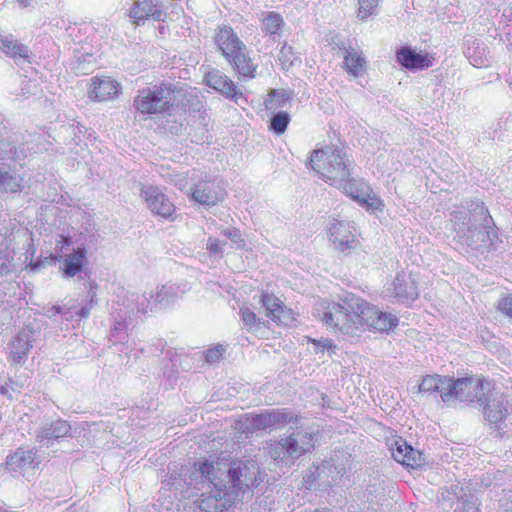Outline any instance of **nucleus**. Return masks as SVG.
Here are the masks:
<instances>
[{
	"mask_svg": "<svg viewBox=\"0 0 512 512\" xmlns=\"http://www.w3.org/2000/svg\"><path fill=\"white\" fill-rule=\"evenodd\" d=\"M134 296V292H128L122 300V307L125 317H133L138 313V310H136V303L135 301H132V297Z\"/></svg>",
	"mask_w": 512,
	"mask_h": 512,
	"instance_id": "79ce46f5",
	"label": "nucleus"
},
{
	"mask_svg": "<svg viewBox=\"0 0 512 512\" xmlns=\"http://www.w3.org/2000/svg\"><path fill=\"white\" fill-rule=\"evenodd\" d=\"M87 263V250L84 247L73 248L72 252L65 255L60 266V271L65 278H73L82 272Z\"/></svg>",
	"mask_w": 512,
	"mask_h": 512,
	"instance_id": "a878e982",
	"label": "nucleus"
},
{
	"mask_svg": "<svg viewBox=\"0 0 512 512\" xmlns=\"http://www.w3.org/2000/svg\"><path fill=\"white\" fill-rule=\"evenodd\" d=\"M226 242H221L216 238L209 237L207 239L206 247L207 249L214 254L222 253L223 245H225Z\"/></svg>",
	"mask_w": 512,
	"mask_h": 512,
	"instance_id": "3c124183",
	"label": "nucleus"
},
{
	"mask_svg": "<svg viewBox=\"0 0 512 512\" xmlns=\"http://www.w3.org/2000/svg\"><path fill=\"white\" fill-rule=\"evenodd\" d=\"M77 314L81 317V318H86L89 316L90 314V309L88 307H82L79 311H77Z\"/></svg>",
	"mask_w": 512,
	"mask_h": 512,
	"instance_id": "5fc2aeb1",
	"label": "nucleus"
},
{
	"mask_svg": "<svg viewBox=\"0 0 512 512\" xmlns=\"http://www.w3.org/2000/svg\"><path fill=\"white\" fill-rule=\"evenodd\" d=\"M298 416L288 409H269L261 413L246 414L241 421V428L245 433L267 430L272 427H283L290 423H296Z\"/></svg>",
	"mask_w": 512,
	"mask_h": 512,
	"instance_id": "6e6552de",
	"label": "nucleus"
},
{
	"mask_svg": "<svg viewBox=\"0 0 512 512\" xmlns=\"http://www.w3.org/2000/svg\"><path fill=\"white\" fill-rule=\"evenodd\" d=\"M71 426L64 420H56L46 423L37 432V440L40 447L50 448L61 438L70 436Z\"/></svg>",
	"mask_w": 512,
	"mask_h": 512,
	"instance_id": "f3484780",
	"label": "nucleus"
},
{
	"mask_svg": "<svg viewBox=\"0 0 512 512\" xmlns=\"http://www.w3.org/2000/svg\"><path fill=\"white\" fill-rule=\"evenodd\" d=\"M120 311L123 313V315H120V318L124 317V319H126L127 317H125V315H124L123 308H121Z\"/></svg>",
	"mask_w": 512,
	"mask_h": 512,
	"instance_id": "680f3d73",
	"label": "nucleus"
},
{
	"mask_svg": "<svg viewBox=\"0 0 512 512\" xmlns=\"http://www.w3.org/2000/svg\"><path fill=\"white\" fill-rule=\"evenodd\" d=\"M30 266H31V269L35 271L40 268L41 264L37 262V263H32Z\"/></svg>",
	"mask_w": 512,
	"mask_h": 512,
	"instance_id": "052dcab7",
	"label": "nucleus"
},
{
	"mask_svg": "<svg viewBox=\"0 0 512 512\" xmlns=\"http://www.w3.org/2000/svg\"><path fill=\"white\" fill-rule=\"evenodd\" d=\"M224 236L234 242L238 248H242L245 245V241L242 238L241 232L238 229H226L223 231Z\"/></svg>",
	"mask_w": 512,
	"mask_h": 512,
	"instance_id": "09e8293b",
	"label": "nucleus"
},
{
	"mask_svg": "<svg viewBox=\"0 0 512 512\" xmlns=\"http://www.w3.org/2000/svg\"><path fill=\"white\" fill-rule=\"evenodd\" d=\"M122 330H126V322H117L114 327V332L120 333Z\"/></svg>",
	"mask_w": 512,
	"mask_h": 512,
	"instance_id": "6e6d98bb",
	"label": "nucleus"
},
{
	"mask_svg": "<svg viewBox=\"0 0 512 512\" xmlns=\"http://www.w3.org/2000/svg\"><path fill=\"white\" fill-rule=\"evenodd\" d=\"M397 61L406 69L422 70L432 65L433 58L426 52H416L411 47H402L397 51Z\"/></svg>",
	"mask_w": 512,
	"mask_h": 512,
	"instance_id": "412c9836",
	"label": "nucleus"
},
{
	"mask_svg": "<svg viewBox=\"0 0 512 512\" xmlns=\"http://www.w3.org/2000/svg\"><path fill=\"white\" fill-rule=\"evenodd\" d=\"M499 310L505 315L512 317V295L503 298L499 302Z\"/></svg>",
	"mask_w": 512,
	"mask_h": 512,
	"instance_id": "864d4df0",
	"label": "nucleus"
},
{
	"mask_svg": "<svg viewBox=\"0 0 512 512\" xmlns=\"http://www.w3.org/2000/svg\"><path fill=\"white\" fill-rule=\"evenodd\" d=\"M129 16L133 20V23L139 24L141 21L150 18L154 21H164L167 17V12L161 2L154 0H138L131 7Z\"/></svg>",
	"mask_w": 512,
	"mask_h": 512,
	"instance_id": "4468645a",
	"label": "nucleus"
},
{
	"mask_svg": "<svg viewBox=\"0 0 512 512\" xmlns=\"http://www.w3.org/2000/svg\"><path fill=\"white\" fill-rule=\"evenodd\" d=\"M239 313L243 323L249 328L254 326L257 322H260V319L257 318L256 314L247 307H242Z\"/></svg>",
	"mask_w": 512,
	"mask_h": 512,
	"instance_id": "de8ad7c7",
	"label": "nucleus"
},
{
	"mask_svg": "<svg viewBox=\"0 0 512 512\" xmlns=\"http://www.w3.org/2000/svg\"><path fill=\"white\" fill-rule=\"evenodd\" d=\"M233 67L234 71L245 78H254L257 66L249 56L247 47L238 50L232 56L226 59Z\"/></svg>",
	"mask_w": 512,
	"mask_h": 512,
	"instance_id": "c85d7f7f",
	"label": "nucleus"
},
{
	"mask_svg": "<svg viewBox=\"0 0 512 512\" xmlns=\"http://www.w3.org/2000/svg\"><path fill=\"white\" fill-rule=\"evenodd\" d=\"M260 303L266 310V316L271 318L275 316V313L282 311V302L273 294L263 293L261 295Z\"/></svg>",
	"mask_w": 512,
	"mask_h": 512,
	"instance_id": "e433bc0d",
	"label": "nucleus"
},
{
	"mask_svg": "<svg viewBox=\"0 0 512 512\" xmlns=\"http://www.w3.org/2000/svg\"><path fill=\"white\" fill-rule=\"evenodd\" d=\"M24 187V177L8 165L0 163V194L20 193Z\"/></svg>",
	"mask_w": 512,
	"mask_h": 512,
	"instance_id": "bb28decb",
	"label": "nucleus"
},
{
	"mask_svg": "<svg viewBox=\"0 0 512 512\" xmlns=\"http://www.w3.org/2000/svg\"><path fill=\"white\" fill-rule=\"evenodd\" d=\"M260 469L253 460L225 462L220 459H204L194 463L195 480L207 478L208 482H223L222 488L228 497L242 501L245 494L257 487Z\"/></svg>",
	"mask_w": 512,
	"mask_h": 512,
	"instance_id": "f03ea898",
	"label": "nucleus"
},
{
	"mask_svg": "<svg viewBox=\"0 0 512 512\" xmlns=\"http://www.w3.org/2000/svg\"><path fill=\"white\" fill-rule=\"evenodd\" d=\"M291 424L295 429L290 434L281 436L267 446L270 457L286 467H291L300 457L310 453L317 436L312 429L299 427L298 422Z\"/></svg>",
	"mask_w": 512,
	"mask_h": 512,
	"instance_id": "20e7f679",
	"label": "nucleus"
},
{
	"mask_svg": "<svg viewBox=\"0 0 512 512\" xmlns=\"http://www.w3.org/2000/svg\"><path fill=\"white\" fill-rule=\"evenodd\" d=\"M391 290L393 295L401 301H413L419 295L417 282L411 274H397Z\"/></svg>",
	"mask_w": 512,
	"mask_h": 512,
	"instance_id": "b1692460",
	"label": "nucleus"
},
{
	"mask_svg": "<svg viewBox=\"0 0 512 512\" xmlns=\"http://www.w3.org/2000/svg\"><path fill=\"white\" fill-rule=\"evenodd\" d=\"M34 342V332L31 329L21 330L10 344V357L15 364H22Z\"/></svg>",
	"mask_w": 512,
	"mask_h": 512,
	"instance_id": "393cba45",
	"label": "nucleus"
},
{
	"mask_svg": "<svg viewBox=\"0 0 512 512\" xmlns=\"http://www.w3.org/2000/svg\"><path fill=\"white\" fill-rule=\"evenodd\" d=\"M140 191L141 198L154 215L169 218L173 214L175 209L173 203L158 187L142 185Z\"/></svg>",
	"mask_w": 512,
	"mask_h": 512,
	"instance_id": "ddd939ff",
	"label": "nucleus"
},
{
	"mask_svg": "<svg viewBox=\"0 0 512 512\" xmlns=\"http://www.w3.org/2000/svg\"><path fill=\"white\" fill-rule=\"evenodd\" d=\"M450 216L454 235L458 232V222H462L464 227L487 226V223H492V217L487 207L478 199L466 200L460 205L454 206Z\"/></svg>",
	"mask_w": 512,
	"mask_h": 512,
	"instance_id": "1a4fd4ad",
	"label": "nucleus"
},
{
	"mask_svg": "<svg viewBox=\"0 0 512 512\" xmlns=\"http://www.w3.org/2000/svg\"><path fill=\"white\" fill-rule=\"evenodd\" d=\"M214 41L221 54L227 59L240 49L245 48V44L238 37L232 27L223 25L215 33Z\"/></svg>",
	"mask_w": 512,
	"mask_h": 512,
	"instance_id": "a211bd4d",
	"label": "nucleus"
},
{
	"mask_svg": "<svg viewBox=\"0 0 512 512\" xmlns=\"http://www.w3.org/2000/svg\"><path fill=\"white\" fill-rule=\"evenodd\" d=\"M309 342H312L316 347V353L327 351L329 354L335 353L336 346L333 344L332 340L327 338L321 339H308Z\"/></svg>",
	"mask_w": 512,
	"mask_h": 512,
	"instance_id": "c03bdc74",
	"label": "nucleus"
},
{
	"mask_svg": "<svg viewBox=\"0 0 512 512\" xmlns=\"http://www.w3.org/2000/svg\"><path fill=\"white\" fill-rule=\"evenodd\" d=\"M27 154L22 146H17L16 143L9 138L0 140V160H10L20 163L26 158Z\"/></svg>",
	"mask_w": 512,
	"mask_h": 512,
	"instance_id": "2f4dec72",
	"label": "nucleus"
},
{
	"mask_svg": "<svg viewBox=\"0 0 512 512\" xmlns=\"http://www.w3.org/2000/svg\"><path fill=\"white\" fill-rule=\"evenodd\" d=\"M186 483L189 487L201 491L199 509L201 512H223L229 509L236 501L226 495L222 488L223 482H208L207 478L197 479L194 477V468L190 471Z\"/></svg>",
	"mask_w": 512,
	"mask_h": 512,
	"instance_id": "39448f33",
	"label": "nucleus"
},
{
	"mask_svg": "<svg viewBox=\"0 0 512 512\" xmlns=\"http://www.w3.org/2000/svg\"><path fill=\"white\" fill-rule=\"evenodd\" d=\"M49 317L56 321V316L60 315L66 321H69L73 318V313L69 308H65L62 306H53L48 311Z\"/></svg>",
	"mask_w": 512,
	"mask_h": 512,
	"instance_id": "49530a36",
	"label": "nucleus"
},
{
	"mask_svg": "<svg viewBox=\"0 0 512 512\" xmlns=\"http://www.w3.org/2000/svg\"><path fill=\"white\" fill-rule=\"evenodd\" d=\"M204 80L208 87L216 90L226 98L237 101L242 96V92L237 88L236 84L218 69H211L206 72Z\"/></svg>",
	"mask_w": 512,
	"mask_h": 512,
	"instance_id": "dca6fc26",
	"label": "nucleus"
},
{
	"mask_svg": "<svg viewBox=\"0 0 512 512\" xmlns=\"http://www.w3.org/2000/svg\"><path fill=\"white\" fill-rule=\"evenodd\" d=\"M0 49L12 58H19L26 61L29 57V50L26 46L18 44L16 41L3 38L0 40Z\"/></svg>",
	"mask_w": 512,
	"mask_h": 512,
	"instance_id": "f704fd0d",
	"label": "nucleus"
},
{
	"mask_svg": "<svg viewBox=\"0 0 512 512\" xmlns=\"http://www.w3.org/2000/svg\"><path fill=\"white\" fill-rule=\"evenodd\" d=\"M354 230L355 228L350 222L331 219L327 224L330 242L337 251L342 253L349 252L356 247L357 239Z\"/></svg>",
	"mask_w": 512,
	"mask_h": 512,
	"instance_id": "f8f14e48",
	"label": "nucleus"
},
{
	"mask_svg": "<svg viewBox=\"0 0 512 512\" xmlns=\"http://www.w3.org/2000/svg\"><path fill=\"white\" fill-rule=\"evenodd\" d=\"M173 89L170 84L154 85L137 91L133 99L134 108L141 114H160L173 106Z\"/></svg>",
	"mask_w": 512,
	"mask_h": 512,
	"instance_id": "0eeeda50",
	"label": "nucleus"
},
{
	"mask_svg": "<svg viewBox=\"0 0 512 512\" xmlns=\"http://www.w3.org/2000/svg\"><path fill=\"white\" fill-rule=\"evenodd\" d=\"M450 216L454 235L458 232V222H462L464 227L487 226V223H492V217L487 207L478 199L466 200L460 205L454 206Z\"/></svg>",
	"mask_w": 512,
	"mask_h": 512,
	"instance_id": "9d476101",
	"label": "nucleus"
},
{
	"mask_svg": "<svg viewBox=\"0 0 512 512\" xmlns=\"http://www.w3.org/2000/svg\"><path fill=\"white\" fill-rule=\"evenodd\" d=\"M283 24L282 17L275 12H268L262 20V30L271 35H275Z\"/></svg>",
	"mask_w": 512,
	"mask_h": 512,
	"instance_id": "4c0bfd02",
	"label": "nucleus"
},
{
	"mask_svg": "<svg viewBox=\"0 0 512 512\" xmlns=\"http://www.w3.org/2000/svg\"><path fill=\"white\" fill-rule=\"evenodd\" d=\"M132 301H135L136 310H138V313H141V314L147 313L150 304H153L152 299H150V296L147 297L146 294L134 293V296L132 297Z\"/></svg>",
	"mask_w": 512,
	"mask_h": 512,
	"instance_id": "37998d69",
	"label": "nucleus"
},
{
	"mask_svg": "<svg viewBox=\"0 0 512 512\" xmlns=\"http://www.w3.org/2000/svg\"><path fill=\"white\" fill-rule=\"evenodd\" d=\"M353 190H355V186L353 187ZM351 196L354 199L358 200L360 203L366 204L367 206H369L372 209H379L380 206L382 205L381 201L379 199H376V198H372L371 199L372 201L369 203L366 198L360 197V195L355 194V191H353V195H351Z\"/></svg>",
	"mask_w": 512,
	"mask_h": 512,
	"instance_id": "603ef678",
	"label": "nucleus"
},
{
	"mask_svg": "<svg viewBox=\"0 0 512 512\" xmlns=\"http://www.w3.org/2000/svg\"><path fill=\"white\" fill-rule=\"evenodd\" d=\"M391 452L393 458L408 467L416 468L420 467L424 463L422 453L415 450L411 445H408L406 441L400 439L396 440L391 445Z\"/></svg>",
	"mask_w": 512,
	"mask_h": 512,
	"instance_id": "4be33fe9",
	"label": "nucleus"
},
{
	"mask_svg": "<svg viewBox=\"0 0 512 512\" xmlns=\"http://www.w3.org/2000/svg\"><path fill=\"white\" fill-rule=\"evenodd\" d=\"M225 190L215 181H201L192 191V198L201 205L213 206L222 201Z\"/></svg>",
	"mask_w": 512,
	"mask_h": 512,
	"instance_id": "6ab92c4d",
	"label": "nucleus"
},
{
	"mask_svg": "<svg viewBox=\"0 0 512 512\" xmlns=\"http://www.w3.org/2000/svg\"><path fill=\"white\" fill-rule=\"evenodd\" d=\"M290 122V116L287 112L280 111L273 115L270 120V129L277 135L283 134Z\"/></svg>",
	"mask_w": 512,
	"mask_h": 512,
	"instance_id": "58836bf2",
	"label": "nucleus"
},
{
	"mask_svg": "<svg viewBox=\"0 0 512 512\" xmlns=\"http://www.w3.org/2000/svg\"><path fill=\"white\" fill-rule=\"evenodd\" d=\"M504 402V395L493 391L490 387L489 393L485 395V402L479 404L483 407L484 418L491 424H497L505 419L507 416V408Z\"/></svg>",
	"mask_w": 512,
	"mask_h": 512,
	"instance_id": "aec40b11",
	"label": "nucleus"
},
{
	"mask_svg": "<svg viewBox=\"0 0 512 512\" xmlns=\"http://www.w3.org/2000/svg\"><path fill=\"white\" fill-rule=\"evenodd\" d=\"M278 60L284 70L289 69L293 65L294 61L292 47L285 44L280 50Z\"/></svg>",
	"mask_w": 512,
	"mask_h": 512,
	"instance_id": "a19ab883",
	"label": "nucleus"
},
{
	"mask_svg": "<svg viewBox=\"0 0 512 512\" xmlns=\"http://www.w3.org/2000/svg\"><path fill=\"white\" fill-rule=\"evenodd\" d=\"M307 164L331 185L353 195L352 161L342 149L326 146L314 150Z\"/></svg>",
	"mask_w": 512,
	"mask_h": 512,
	"instance_id": "7ed1b4c3",
	"label": "nucleus"
},
{
	"mask_svg": "<svg viewBox=\"0 0 512 512\" xmlns=\"http://www.w3.org/2000/svg\"><path fill=\"white\" fill-rule=\"evenodd\" d=\"M490 382L483 378L465 377L450 379L449 389L441 395L442 401L451 405L456 400L469 404L485 402V395L490 391Z\"/></svg>",
	"mask_w": 512,
	"mask_h": 512,
	"instance_id": "423d86ee",
	"label": "nucleus"
},
{
	"mask_svg": "<svg viewBox=\"0 0 512 512\" xmlns=\"http://www.w3.org/2000/svg\"><path fill=\"white\" fill-rule=\"evenodd\" d=\"M450 495L459 500L455 512H479L478 498L474 493H465L462 487L451 485L449 489L442 493V497L451 500Z\"/></svg>",
	"mask_w": 512,
	"mask_h": 512,
	"instance_id": "cd10ccee",
	"label": "nucleus"
},
{
	"mask_svg": "<svg viewBox=\"0 0 512 512\" xmlns=\"http://www.w3.org/2000/svg\"><path fill=\"white\" fill-rule=\"evenodd\" d=\"M277 95V92L276 91H273L272 93H270V99L266 101V106L269 107V103H272L273 102V98ZM270 108H272V106H270Z\"/></svg>",
	"mask_w": 512,
	"mask_h": 512,
	"instance_id": "bf43d9fd",
	"label": "nucleus"
},
{
	"mask_svg": "<svg viewBox=\"0 0 512 512\" xmlns=\"http://www.w3.org/2000/svg\"><path fill=\"white\" fill-rule=\"evenodd\" d=\"M319 317L326 326L351 340L358 339L367 328L388 332L399 322L392 313L380 311L354 295L347 296L343 303H328Z\"/></svg>",
	"mask_w": 512,
	"mask_h": 512,
	"instance_id": "f257e3e1",
	"label": "nucleus"
},
{
	"mask_svg": "<svg viewBox=\"0 0 512 512\" xmlns=\"http://www.w3.org/2000/svg\"><path fill=\"white\" fill-rule=\"evenodd\" d=\"M62 246H61V250L65 247V246H70L72 244V240L70 237H62Z\"/></svg>",
	"mask_w": 512,
	"mask_h": 512,
	"instance_id": "13d9d810",
	"label": "nucleus"
},
{
	"mask_svg": "<svg viewBox=\"0 0 512 512\" xmlns=\"http://www.w3.org/2000/svg\"><path fill=\"white\" fill-rule=\"evenodd\" d=\"M18 271V265L15 262V253L5 250L0 252V278L9 277Z\"/></svg>",
	"mask_w": 512,
	"mask_h": 512,
	"instance_id": "c9c22d12",
	"label": "nucleus"
},
{
	"mask_svg": "<svg viewBox=\"0 0 512 512\" xmlns=\"http://www.w3.org/2000/svg\"><path fill=\"white\" fill-rule=\"evenodd\" d=\"M366 61L361 54L356 51L354 48H349L346 50V55L344 56V65L349 74L354 77L360 76L364 71V66Z\"/></svg>",
	"mask_w": 512,
	"mask_h": 512,
	"instance_id": "473e14b6",
	"label": "nucleus"
},
{
	"mask_svg": "<svg viewBox=\"0 0 512 512\" xmlns=\"http://www.w3.org/2000/svg\"><path fill=\"white\" fill-rule=\"evenodd\" d=\"M40 461L34 449L19 448L7 458L6 464L11 471L25 472L37 468Z\"/></svg>",
	"mask_w": 512,
	"mask_h": 512,
	"instance_id": "5701e85b",
	"label": "nucleus"
},
{
	"mask_svg": "<svg viewBox=\"0 0 512 512\" xmlns=\"http://www.w3.org/2000/svg\"><path fill=\"white\" fill-rule=\"evenodd\" d=\"M458 232L454 235V240L463 247L471 251L483 253L493 245V239L497 237L492 227V223L487 226L473 225L464 227L462 222H458Z\"/></svg>",
	"mask_w": 512,
	"mask_h": 512,
	"instance_id": "9b49d317",
	"label": "nucleus"
},
{
	"mask_svg": "<svg viewBox=\"0 0 512 512\" xmlns=\"http://www.w3.org/2000/svg\"><path fill=\"white\" fill-rule=\"evenodd\" d=\"M450 379V377L440 376L438 374L426 375L418 385V392L430 394L438 391L441 396L443 395V392L448 391Z\"/></svg>",
	"mask_w": 512,
	"mask_h": 512,
	"instance_id": "7c9ffc66",
	"label": "nucleus"
},
{
	"mask_svg": "<svg viewBox=\"0 0 512 512\" xmlns=\"http://www.w3.org/2000/svg\"><path fill=\"white\" fill-rule=\"evenodd\" d=\"M17 2L19 3L20 7L27 8L32 6L33 0H17Z\"/></svg>",
	"mask_w": 512,
	"mask_h": 512,
	"instance_id": "4d7b16f0",
	"label": "nucleus"
},
{
	"mask_svg": "<svg viewBox=\"0 0 512 512\" xmlns=\"http://www.w3.org/2000/svg\"><path fill=\"white\" fill-rule=\"evenodd\" d=\"M120 91V83L113 78L107 76H95L91 79L88 97L97 102L110 101L117 98Z\"/></svg>",
	"mask_w": 512,
	"mask_h": 512,
	"instance_id": "2eb2a0df",
	"label": "nucleus"
},
{
	"mask_svg": "<svg viewBox=\"0 0 512 512\" xmlns=\"http://www.w3.org/2000/svg\"><path fill=\"white\" fill-rule=\"evenodd\" d=\"M272 320L279 321L284 325H289L294 320V318L292 316V311L282 305V311H279L277 314L275 313V316L272 317Z\"/></svg>",
	"mask_w": 512,
	"mask_h": 512,
	"instance_id": "8fccbe9b",
	"label": "nucleus"
},
{
	"mask_svg": "<svg viewBox=\"0 0 512 512\" xmlns=\"http://www.w3.org/2000/svg\"><path fill=\"white\" fill-rule=\"evenodd\" d=\"M339 471H336V467L329 461H323L319 465L315 466V472H312L314 479L320 480L325 485H331L338 479Z\"/></svg>",
	"mask_w": 512,
	"mask_h": 512,
	"instance_id": "72a5a7b5",
	"label": "nucleus"
},
{
	"mask_svg": "<svg viewBox=\"0 0 512 512\" xmlns=\"http://www.w3.org/2000/svg\"><path fill=\"white\" fill-rule=\"evenodd\" d=\"M358 4V16L361 19H366L375 12V9L379 4V0H358Z\"/></svg>",
	"mask_w": 512,
	"mask_h": 512,
	"instance_id": "ea45409f",
	"label": "nucleus"
},
{
	"mask_svg": "<svg viewBox=\"0 0 512 512\" xmlns=\"http://www.w3.org/2000/svg\"><path fill=\"white\" fill-rule=\"evenodd\" d=\"M181 293L183 291L180 290L179 285L167 283L157 288L155 293L150 292V299H152L153 305H159L164 308L173 304Z\"/></svg>",
	"mask_w": 512,
	"mask_h": 512,
	"instance_id": "c756f323",
	"label": "nucleus"
},
{
	"mask_svg": "<svg viewBox=\"0 0 512 512\" xmlns=\"http://www.w3.org/2000/svg\"><path fill=\"white\" fill-rule=\"evenodd\" d=\"M225 352V347L221 344L214 346L213 348H209L205 351V360L207 363H215L217 362Z\"/></svg>",
	"mask_w": 512,
	"mask_h": 512,
	"instance_id": "a18cd8bd",
	"label": "nucleus"
}]
</instances>
